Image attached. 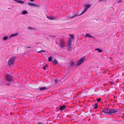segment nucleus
Masks as SVG:
<instances>
[{
	"instance_id": "obj_1",
	"label": "nucleus",
	"mask_w": 124,
	"mask_h": 124,
	"mask_svg": "<svg viewBox=\"0 0 124 124\" xmlns=\"http://www.w3.org/2000/svg\"><path fill=\"white\" fill-rule=\"evenodd\" d=\"M60 43L59 46L62 48L65 47L66 42L65 40L63 39H62L60 40Z\"/></svg>"
},
{
	"instance_id": "obj_2",
	"label": "nucleus",
	"mask_w": 124,
	"mask_h": 124,
	"mask_svg": "<svg viewBox=\"0 0 124 124\" xmlns=\"http://www.w3.org/2000/svg\"><path fill=\"white\" fill-rule=\"evenodd\" d=\"M15 57H13L10 59L8 61V64L10 65H13L14 64Z\"/></svg>"
},
{
	"instance_id": "obj_3",
	"label": "nucleus",
	"mask_w": 124,
	"mask_h": 124,
	"mask_svg": "<svg viewBox=\"0 0 124 124\" xmlns=\"http://www.w3.org/2000/svg\"><path fill=\"white\" fill-rule=\"evenodd\" d=\"M85 60V57H84L81 58L78 61L77 63L76 64L77 66L80 65L82 63H83Z\"/></svg>"
},
{
	"instance_id": "obj_4",
	"label": "nucleus",
	"mask_w": 124,
	"mask_h": 124,
	"mask_svg": "<svg viewBox=\"0 0 124 124\" xmlns=\"http://www.w3.org/2000/svg\"><path fill=\"white\" fill-rule=\"evenodd\" d=\"M72 43L71 40L70 39L69 40L68 42V47L67 49L69 51H70L72 49L71 46Z\"/></svg>"
},
{
	"instance_id": "obj_5",
	"label": "nucleus",
	"mask_w": 124,
	"mask_h": 124,
	"mask_svg": "<svg viewBox=\"0 0 124 124\" xmlns=\"http://www.w3.org/2000/svg\"><path fill=\"white\" fill-rule=\"evenodd\" d=\"M118 110V109H109L108 114L111 115L113 113H115Z\"/></svg>"
},
{
	"instance_id": "obj_6",
	"label": "nucleus",
	"mask_w": 124,
	"mask_h": 124,
	"mask_svg": "<svg viewBox=\"0 0 124 124\" xmlns=\"http://www.w3.org/2000/svg\"><path fill=\"white\" fill-rule=\"evenodd\" d=\"M27 4L29 6L37 7H39V6L38 4H36L34 3H32L29 2Z\"/></svg>"
},
{
	"instance_id": "obj_7",
	"label": "nucleus",
	"mask_w": 124,
	"mask_h": 124,
	"mask_svg": "<svg viewBox=\"0 0 124 124\" xmlns=\"http://www.w3.org/2000/svg\"><path fill=\"white\" fill-rule=\"evenodd\" d=\"M7 80L9 81H12V79L13 77L12 76L7 75L6 76Z\"/></svg>"
},
{
	"instance_id": "obj_8",
	"label": "nucleus",
	"mask_w": 124,
	"mask_h": 124,
	"mask_svg": "<svg viewBox=\"0 0 124 124\" xmlns=\"http://www.w3.org/2000/svg\"><path fill=\"white\" fill-rule=\"evenodd\" d=\"M109 109H108V108L106 109H104L103 110L102 112L106 113L108 114Z\"/></svg>"
},
{
	"instance_id": "obj_9",
	"label": "nucleus",
	"mask_w": 124,
	"mask_h": 124,
	"mask_svg": "<svg viewBox=\"0 0 124 124\" xmlns=\"http://www.w3.org/2000/svg\"><path fill=\"white\" fill-rule=\"evenodd\" d=\"M81 14H79L78 13V12H76L75 14V15L73 16L70 17V18H73L77 16H79L80 15H81Z\"/></svg>"
},
{
	"instance_id": "obj_10",
	"label": "nucleus",
	"mask_w": 124,
	"mask_h": 124,
	"mask_svg": "<svg viewBox=\"0 0 124 124\" xmlns=\"http://www.w3.org/2000/svg\"><path fill=\"white\" fill-rule=\"evenodd\" d=\"M66 108V106L65 105H63L60 107L59 109L60 110H62Z\"/></svg>"
},
{
	"instance_id": "obj_11",
	"label": "nucleus",
	"mask_w": 124,
	"mask_h": 124,
	"mask_svg": "<svg viewBox=\"0 0 124 124\" xmlns=\"http://www.w3.org/2000/svg\"><path fill=\"white\" fill-rule=\"evenodd\" d=\"M14 0L15 1L17 2V3L20 4H23L24 3V1L21 0Z\"/></svg>"
},
{
	"instance_id": "obj_12",
	"label": "nucleus",
	"mask_w": 124,
	"mask_h": 124,
	"mask_svg": "<svg viewBox=\"0 0 124 124\" xmlns=\"http://www.w3.org/2000/svg\"><path fill=\"white\" fill-rule=\"evenodd\" d=\"M92 106L93 107V108L94 109H97L98 107V104L97 103L95 104L94 105L92 104Z\"/></svg>"
},
{
	"instance_id": "obj_13",
	"label": "nucleus",
	"mask_w": 124,
	"mask_h": 124,
	"mask_svg": "<svg viewBox=\"0 0 124 124\" xmlns=\"http://www.w3.org/2000/svg\"><path fill=\"white\" fill-rule=\"evenodd\" d=\"M91 7V5L90 4H88L85 5V8L86 9H87L88 8H90Z\"/></svg>"
},
{
	"instance_id": "obj_14",
	"label": "nucleus",
	"mask_w": 124,
	"mask_h": 124,
	"mask_svg": "<svg viewBox=\"0 0 124 124\" xmlns=\"http://www.w3.org/2000/svg\"><path fill=\"white\" fill-rule=\"evenodd\" d=\"M18 33H16L15 34L11 35L10 37V38L12 37L16 36L18 34Z\"/></svg>"
},
{
	"instance_id": "obj_15",
	"label": "nucleus",
	"mask_w": 124,
	"mask_h": 124,
	"mask_svg": "<svg viewBox=\"0 0 124 124\" xmlns=\"http://www.w3.org/2000/svg\"><path fill=\"white\" fill-rule=\"evenodd\" d=\"M47 89L46 87V86L42 87L39 88V90L40 91H43Z\"/></svg>"
},
{
	"instance_id": "obj_16",
	"label": "nucleus",
	"mask_w": 124,
	"mask_h": 124,
	"mask_svg": "<svg viewBox=\"0 0 124 124\" xmlns=\"http://www.w3.org/2000/svg\"><path fill=\"white\" fill-rule=\"evenodd\" d=\"M85 36L86 37H90V38H94V37L93 36H92L90 35L89 34H86L85 35Z\"/></svg>"
},
{
	"instance_id": "obj_17",
	"label": "nucleus",
	"mask_w": 124,
	"mask_h": 124,
	"mask_svg": "<svg viewBox=\"0 0 124 124\" xmlns=\"http://www.w3.org/2000/svg\"><path fill=\"white\" fill-rule=\"evenodd\" d=\"M47 17L49 20H53L55 19V18L54 17H52V16Z\"/></svg>"
},
{
	"instance_id": "obj_18",
	"label": "nucleus",
	"mask_w": 124,
	"mask_h": 124,
	"mask_svg": "<svg viewBox=\"0 0 124 124\" xmlns=\"http://www.w3.org/2000/svg\"><path fill=\"white\" fill-rule=\"evenodd\" d=\"M95 50H97L99 52H102V50L99 48H96Z\"/></svg>"
},
{
	"instance_id": "obj_19",
	"label": "nucleus",
	"mask_w": 124,
	"mask_h": 124,
	"mask_svg": "<svg viewBox=\"0 0 124 124\" xmlns=\"http://www.w3.org/2000/svg\"><path fill=\"white\" fill-rule=\"evenodd\" d=\"M70 64L71 66H73L75 65V63L74 62H71Z\"/></svg>"
},
{
	"instance_id": "obj_20",
	"label": "nucleus",
	"mask_w": 124,
	"mask_h": 124,
	"mask_svg": "<svg viewBox=\"0 0 124 124\" xmlns=\"http://www.w3.org/2000/svg\"><path fill=\"white\" fill-rule=\"evenodd\" d=\"M53 57L52 56H50L48 58V61L50 62L51 61H52Z\"/></svg>"
},
{
	"instance_id": "obj_21",
	"label": "nucleus",
	"mask_w": 124,
	"mask_h": 124,
	"mask_svg": "<svg viewBox=\"0 0 124 124\" xmlns=\"http://www.w3.org/2000/svg\"><path fill=\"white\" fill-rule=\"evenodd\" d=\"M28 13L27 12L26 10H24L22 12L23 14H27Z\"/></svg>"
},
{
	"instance_id": "obj_22",
	"label": "nucleus",
	"mask_w": 124,
	"mask_h": 124,
	"mask_svg": "<svg viewBox=\"0 0 124 124\" xmlns=\"http://www.w3.org/2000/svg\"><path fill=\"white\" fill-rule=\"evenodd\" d=\"M53 62L55 64H56L58 63V62L56 60H54L53 61Z\"/></svg>"
},
{
	"instance_id": "obj_23",
	"label": "nucleus",
	"mask_w": 124,
	"mask_h": 124,
	"mask_svg": "<svg viewBox=\"0 0 124 124\" xmlns=\"http://www.w3.org/2000/svg\"><path fill=\"white\" fill-rule=\"evenodd\" d=\"M86 10L87 9L85 8L84 10L82 12L81 14V15H82L83 14V13L85 12Z\"/></svg>"
},
{
	"instance_id": "obj_24",
	"label": "nucleus",
	"mask_w": 124,
	"mask_h": 124,
	"mask_svg": "<svg viewBox=\"0 0 124 124\" xmlns=\"http://www.w3.org/2000/svg\"><path fill=\"white\" fill-rule=\"evenodd\" d=\"M8 37L7 36H5L3 38V39L4 40H5L8 39Z\"/></svg>"
},
{
	"instance_id": "obj_25",
	"label": "nucleus",
	"mask_w": 124,
	"mask_h": 124,
	"mask_svg": "<svg viewBox=\"0 0 124 124\" xmlns=\"http://www.w3.org/2000/svg\"><path fill=\"white\" fill-rule=\"evenodd\" d=\"M71 38L72 39H74V37L73 35H70Z\"/></svg>"
},
{
	"instance_id": "obj_26",
	"label": "nucleus",
	"mask_w": 124,
	"mask_h": 124,
	"mask_svg": "<svg viewBox=\"0 0 124 124\" xmlns=\"http://www.w3.org/2000/svg\"><path fill=\"white\" fill-rule=\"evenodd\" d=\"M58 81L57 79H55L54 81V84H56V85L58 83Z\"/></svg>"
},
{
	"instance_id": "obj_27",
	"label": "nucleus",
	"mask_w": 124,
	"mask_h": 124,
	"mask_svg": "<svg viewBox=\"0 0 124 124\" xmlns=\"http://www.w3.org/2000/svg\"><path fill=\"white\" fill-rule=\"evenodd\" d=\"M101 100V99L100 98H99L97 99V101L98 102H100Z\"/></svg>"
},
{
	"instance_id": "obj_28",
	"label": "nucleus",
	"mask_w": 124,
	"mask_h": 124,
	"mask_svg": "<svg viewBox=\"0 0 124 124\" xmlns=\"http://www.w3.org/2000/svg\"><path fill=\"white\" fill-rule=\"evenodd\" d=\"M46 51L43 50H41L40 51L38 52V53H41L42 52H45Z\"/></svg>"
},
{
	"instance_id": "obj_29",
	"label": "nucleus",
	"mask_w": 124,
	"mask_h": 124,
	"mask_svg": "<svg viewBox=\"0 0 124 124\" xmlns=\"http://www.w3.org/2000/svg\"><path fill=\"white\" fill-rule=\"evenodd\" d=\"M37 124H45V123H42L40 122H39Z\"/></svg>"
},
{
	"instance_id": "obj_30",
	"label": "nucleus",
	"mask_w": 124,
	"mask_h": 124,
	"mask_svg": "<svg viewBox=\"0 0 124 124\" xmlns=\"http://www.w3.org/2000/svg\"><path fill=\"white\" fill-rule=\"evenodd\" d=\"M28 28L29 29H30V30H31V29H33L31 27H28Z\"/></svg>"
},
{
	"instance_id": "obj_31",
	"label": "nucleus",
	"mask_w": 124,
	"mask_h": 124,
	"mask_svg": "<svg viewBox=\"0 0 124 124\" xmlns=\"http://www.w3.org/2000/svg\"><path fill=\"white\" fill-rule=\"evenodd\" d=\"M46 66H44L43 68V69L44 70H45L46 69Z\"/></svg>"
},
{
	"instance_id": "obj_32",
	"label": "nucleus",
	"mask_w": 124,
	"mask_h": 124,
	"mask_svg": "<svg viewBox=\"0 0 124 124\" xmlns=\"http://www.w3.org/2000/svg\"><path fill=\"white\" fill-rule=\"evenodd\" d=\"M104 0H99V2H101L102 1H103Z\"/></svg>"
},
{
	"instance_id": "obj_33",
	"label": "nucleus",
	"mask_w": 124,
	"mask_h": 124,
	"mask_svg": "<svg viewBox=\"0 0 124 124\" xmlns=\"http://www.w3.org/2000/svg\"><path fill=\"white\" fill-rule=\"evenodd\" d=\"M122 2V0H120L118 2V3H120V2Z\"/></svg>"
},
{
	"instance_id": "obj_34",
	"label": "nucleus",
	"mask_w": 124,
	"mask_h": 124,
	"mask_svg": "<svg viewBox=\"0 0 124 124\" xmlns=\"http://www.w3.org/2000/svg\"><path fill=\"white\" fill-rule=\"evenodd\" d=\"M45 66H46V67H48V65H47V64H46V65H45Z\"/></svg>"
},
{
	"instance_id": "obj_35",
	"label": "nucleus",
	"mask_w": 124,
	"mask_h": 124,
	"mask_svg": "<svg viewBox=\"0 0 124 124\" xmlns=\"http://www.w3.org/2000/svg\"><path fill=\"white\" fill-rule=\"evenodd\" d=\"M26 47L28 48H31L30 47Z\"/></svg>"
},
{
	"instance_id": "obj_36",
	"label": "nucleus",
	"mask_w": 124,
	"mask_h": 124,
	"mask_svg": "<svg viewBox=\"0 0 124 124\" xmlns=\"http://www.w3.org/2000/svg\"><path fill=\"white\" fill-rule=\"evenodd\" d=\"M31 1H33L34 0H30Z\"/></svg>"
},
{
	"instance_id": "obj_37",
	"label": "nucleus",
	"mask_w": 124,
	"mask_h": 124,
	"mask_svg": "<svg viewBox=\"0 0 124 124\" xmlns=\"http://www.w3.org/2000/svg\"><path fill=\"white\" fill-rule=\"evenodd\" d=\"M55 43H56L57 44V41H55Z\"/></svg>"
}]
</instances>
